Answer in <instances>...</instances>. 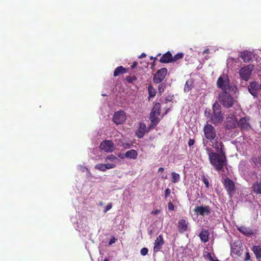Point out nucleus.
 I'll return each mask as SVG.
<instances>
[{
  "mask_svg": "<svg viewBox=\"0 0 261 261\" xmlns=\"http://www.w3.org/2000/svg\"><path fill=\"white\" fill-rule=\"evenodd\" d=\"M206 153L211 165L215 170L223 171L224 168L226 167L227 160L226 153H216L212 148L207 147Z\"/></svg>",
  "mask_w": 261,
  "mask_h": 261,
  "instance_id": "1",
  "label": "nucleus"
},
{
  "mask_svg": "<svg viewBox=\"0 0 261 261\" xmlns=\"http://www.w3.org/2000/svg\"><path fill=\"white\" fill-rule=\"evenodd\" d=\"M224 119L223 114L221 112V107L218 102H215L213 106V113L211 116L212 123L217 125L221 124Z\"/></svg>",
  "mask_w": 261,
  "mask_h": 261,
  "instance_id": "2",
  "label": "nucleus"
},
{
  "mask_svg": "<svg viewBox=\"0 0 261 261\" xmlns=\"http://www.w3.org/2000/svg\"><path fill=\"white\" fill-rule=\"evenodd\" d=\"M229 92L222 91L218 95L219 101L224 107L226 108L232 107L234 103V99Z\"/></svg>",
  "mask_w": 261,
  "mask_h": 261,
  "instance_id": "3",
  "label": "nucleus"
},
{
  "mask_svg": "<svg viewBox=\"0 0 261 261\" xmlns=\"http://www.w3.org/2000/svg\"><path fill=\"white\" fill-rule=\"evenodd\" d=\"M161 114V105L160 103H156L154 106L150 113L149 119L153 125H156L160 121L159 116Z\"/></svg>",
  "mask_w": 261,
  "mask_h": 261,
  "instance_id": "4",
  "label": "nucleus"
},
{
  "mask_svg": "<svg viewBox=\"0 0 261 261\" xmlns=\"http://www.w3.org/2000/svg\"><path fill=\"white\" fill-rule=\"evenodd\" d=\"M217 86L222 91H229L231 88L230 81L227 75L220 76L217 80Z\"/></svg>",
  "mask_w": 261,
  "mask_h": 261,
  "instance_id": "5",
  "label": "nucleus"
},
{
  "mask_svg": "<svg viewBox=\"0 0 261 261\" xmlns=\"http://www.w3.org/2000/svg\"><path fill=\"white\" fill-rule=\"evenodd\" d=\"M204 137L210 141L214 140L216 137V129L214 127L210 124H206L203 128Z\"/></svg>",
  "mask_w": 261,
  "mask_h": 261,
  "instance_id": "6",
  "label": "nucleus"
},
{
  "mask_svg": "<svg viewBox=\"0 0 261 261\" xmlns=\"http://www.w3.org/2000/svg\"><path fill=\"white\" fill-rule=\"evenodd\" d=\"M252 70V66H246L241 68L239 71V75L243 80L248 81L250 79Z\"/></svg>",
  "mask_w": 261,
  "mask_h": 261,
  "instance_id": "7",
  "label": "nucleus"
},
{
  "mask_svg": "<svg viewBox=\"0 0 261 261\" xmlns=\"http://www.w3.org/2000/svg\"><path fill=\"white\" fill-rule=\"evenodd\" d=\"M167 73V69L166 68H162L158 70L153 75V82L155 84L161 83L166 77Z\"/></svg>",
  "mask_w": 261,
  "mask_h": 261,
  "instance_id": "8",
  "label": "nucleus"
},
{
  "mask_svg": "<svg viewBox=\"0 0 261 261\" xmlns=\"http://www.w3.org/2000/svg\"><path fill=\"white\" fill-rule=\"evenodd\" d=\"M243 247L241 241H238L234 242L231 246V253L237 255L238 256H241L242 254Z\"/></svg>",
  "mask_w": 261,
  "mask_h": 261,
  "instance_id": "9",
  "label": "nucleus"
},
{
  "mask_svg": "<svg viewBox=\"0 0 261 261\" xmlns=\"http://www.w3.org/2000/svg\"><path fill=\"white\" fill-rule=\"evenodd\" d=\"M126 119V115L124 111H120L115 113L113 120L116 124H121L125 121Z\"/></svg>",
  "mask_w": 261,
  "mask_h": 261,
  "instance_id": "10",
  "label": "nucleus"
},
{
  "mask_svg": "<svg viewBox=\"0 0 261 261\" xmlns=\"http://www.w3.org/2000/svg\"><path fill=\"white\" fill-rule=\"evenodd\" d=\"M99 147L106 152H112L114 150V144L112 141L106 140L100 143Z\"/></svg>",
  "mask_w": 261,
  "mask_h": 261,
  "instance_id": "11",
  "label": "nucleus"
},
{
  "mask_svg": "<svg viewBox=\"0 0 261 261\" xmlns=\"http://www.w3.org/2000/svg\"><path fill=\"white\" fill-rule=\"evenodd\" d=\"M238 125V122L236 116L231 115L226 118L225 122V128L227 129L234 128Z\"/></svg>",
  "mask_w": 261,
  "mask_h": 261,
  "instance_id": "12",
  "label": "nucleus"
},
{
  "mask_svg": "<svg viewBox=\"0 0 261 261\" xmlns=\"http://www.w3.org/2000/svg\"><path fill=\"white\" fill-rule=\"evenodd\" d=\"M194 211L197 214L201 216L208 215L211 212L208 206H197L195 207Z\"/></svg>",
  "mask_w": 261,
  "mask_h": 261,
  "instance_id": "13",
  "label": "nucleus"
},
{
  "mask_svg": "<svg viewBox=\"0 0 261 261\" xmlns=\"http://www.w3.org/2000/svg\"><path fill=\"white\" fill-rule=\"evenodd\" d=\"M248 91L249 93L254 97H257L258 92L259 89L258 83L256 82H251L248 86Z\"/></svg>",
  "mask_w": 261,
  "mask_h": 261,
  "instance_id": "14",
  "label": "nucleus"
},
{
  "mask_svg": "<svg viewBox=\"0 0 261 261\" xmlns=\"http://www.w3.org/2000/svg\"><path fill=\"white\" fill-rule=\"evenodd\" d=\"M237 125L239 126L241 129L249 130L251 128L249 118L246 117L241 118L238 122Z\"/></svg>",
  "mask_w": 261,
  "mask_h": 261,
  "instance_id": "15",
  "label": "nucleus"
},
{
  "mask_svg": "<svg viewBox=\"0 0 261 261\" xmlns=\"http://www.w3.org/2000/svg\"><path fill=\"white\" fill-rule=\"evenodd\" d=\"M147 132V128L145 124L143 122H140L139 123L138 128L136 132V136L139 138H142Z\"/></svg>",
  "mask_w": 261,
  "mask_h": 261,
  "instance_id": "16",
  "label": "nucleus"
},
{
  "mask_svg": "<svg viewBox=\"0 0 261 261\" xmlns=\"http://www.w3.org/2000/svg\"><path fill=\"white\" fill-rule=\"evenodd\" d=\"M213 147L216 151V153H225V147L222 142H219L218 138L215 140L213 145Z\"/></svg>",
  "mask_w": 261,
  "mask_h": 261,
  "instance_id": "17",
  "label": "nucleus"
},
{
  "mask_svg": "<svg viewBox=\"0 0 261 261\" xmlns=\"http://www.w3.org/2000/svg\"><path fill=\"white\" fill-rule=\"evenodd\" d=\"M172 55L169 51H168L162 55L161 58L160 59L159 61L162 63H172Z\"/></svg>",
  "mask_w": 261,
  "mask_h": 261,
  "instance_id": "18",
  "label": "nucleus"
},
{
  "mask_svg": "<svg viewBox=\"0 0 261 261\" xmlns=\"http://www.w3.org/2000/svg\"><path fill=\"white\" fill-rule=\"evenodd\" d=\"M164 241L162 235L159 236L154 242L153 247L154 252H157L161 248V246L164 244Z\"/></svg>",
  "mask_w": 261,
  "mask_h": 261,
  "instance_id": "19",
  "label": "nucleus"
},
{
  "mask_svg": "<svg viewBox=\"0 0 261 261\" xmlns=\"http://www.w3.org/2000/svg\"><path fill=\"white\" fill-rule=\"evenodd\" d=\"M253 55L250 51L245 50L241 53L239 56L244 62H249L252 59Z\"/></svg>",
  "mask_w": 261,
  "mask_h": 261,
  "instance_id": "20",
  "label": "nucleus"
},
{
  "mask_svg": "<svg viewBox=\"0 0 261 261\" xmlns=\"http://www.w3.org/2000/svg\"><path fill=\"white\" fill-rule=\"evenodd\" d=\"M224 185L227 192H232L234 189V184L233 181L227 178L224 180Z\"/></svg>",
  "mask_w": 261,
  "mask_h": 261,
  "instance_id": "21",
  "label": "nucleus"
},
{
  "mask_svg": "<svg viewBox=\"0 0 261 261\" xmlns=\"http://www.w3.org/2000/svg\"><path fill=\"white\" fill-rule=\"evenodd\" d=\"M238 229L242 233L247 236H251L253 234V232L252 229L244 226H240Z\"/></svg>",
  "mask_w": 261,
  "mask_h": 261,
  "instance_id": "22",
  "label": "nucleus"
},
{
  "mask_svg": "<svg viewBox=\"0 0 261 261\" xmlns=\"http://www.w3.org/2000/svg\"><path fill=\"white\" fill-rule=\"evenodd\" d=\"M202 242L206 243L208 241L209 232L208 230L203 229L199 235Z\"/></svg>",
  "mask_w": 261,
  "mask_h": 261,
  "instance_id": "23",
  "label": "nucleus"
},
{
  "mask_svg": "<svg viewBox=\"0 0 261 261\" xmlns=\"http://www.w3.org/2000/svg\"><path fill=\"white\" fill-rule=\"evenodd\" d=\"M127 72V69L122 66L117 67L114 70L113 75L114 76H117L120 74L126 73Z\"/></svg>",
  "mask_w": 261,
  "mask_h": 261,
  "instance_id": "24",
  "label": "nucleus"
},
{
  "mask_svg": "<svg viewBox=\"0 0 261 261\" xmlns=\"http://www.w3.org/2000/svg\"><path fill=\"white\" fill-rule=\"evenodd\" d=\"M253 192L256 194H261V181H256L252 186Z\"/></svg>",
  "mask_w": 261,
  "mask_h": 261,
  "instance_id": "25",
  "label": "nucleus"
},
{
  "mask_svg": "<svg viewBox=\"0 0 261 261\" xmlns=\"http://www.w3.org/2000/svg\"><path fill=\"white\" fill-rule=\"evenodd\" d=\"M124 155L126 158L136 159L137 157L138 153L135 149H131L126 151Z\"/></svg>",
  "mask_w": 261,
  "mask_h": 261,
  "instance_id": "26",
  "label": "nucleus"
},
{
  "mask_svg": "<svg viewBox=\"0 0 261 261\" xmlns=\"http://www.w3.org/2000/svg\"><path fill=\"white\" fill-rule=\"evenodd\" d=\"M188 227L187 224L185 220L180 219L178 221V229L179 231L184 232L187 230Z\"/></svg>",
  "mask_w": 261,
  "mask_h": 261,
  "instance_id": "27",
  "label": "nucleus"
},
{
  "mask_svg": "<svg viewBox=\"0 0 261 261\" xmlns=\"http://www.w3.org/2000/svg\"><path fill=\"white\" fill-rule=\"evenodd\" d=\"M252 250L257 259L261 258V247L260 246H253Z\"/></svg>",
  "mask_w": 261,
  "mask_h": 261,
  "instance_id": "28",
  "label": "nucleus"
},
{
  "mask_svg": "<svg viewBox=\"0 0 261 261\" xmlns=\"http://www.w3.org/2000/svg\"><path fill=\"white\" fill-rule=\"evenodd\" d=\"M252 161L255 166L261 167V155L253 156L252 158Z\"/></svg>",
  "mask_w": 261,
  "mask_h": 261,
  "instance_id": "29",
  "label": "nucleus"
},
{
  "mask_svg": "<svg viewBox=\"0 0 261 261\" xmlns=\"http://www.w3.org/2000/svg\"><path fill=\"white\" fill-rule=\"evenodd\" d=\"M148 91L149 94V99L155 96L156 93V90L151 85L148 86Z\"/></svg>",
  "mask_w": 261,
  "mask_h": 261,
  "instance_id": "30",
  "label": "nucleus"
},
{
  "mask_svg": "<svg viewBox=\"0 0 261 261\" xmlns=\"http://www.w3.org/2000/svg\"><path fill=\"white\" fill-rule=\"evenodd\" d=\"M193 83L192 82L187 81L184 87V91L189 92L193 88Z\"/></svg>",
  "mask_w": 261,
  "mask_h": 261,
  "instance_id": "31",
  "label": "nucleus"
},
{
  "mask_svg": "<svg viewBox=\"0 0 261 261\" xmlns=\"http://www.w3.org/2000/svg\"><path fill=\"white\" fill-rule=\"evenodd\" d=\"M171 176H172V179L171 181L173 183H176L180 179V175L178 173H176L175 172H172L171 173Z\"/></svg>",
  "mask_w": 261,
  "mask_h": 261,
  "instance_id": "32",
  "label": "nucleus"
},
{
  "mask_svg": "<svg viewBox=\"0 0 261 261\" xmlns=\"http://www.w3.org/2000/svg\"><path fill=\"white\" fill-rule=\"evenodd\" d=\"M106 160H109L112 162H115V163L116 162H119L120 161L118 158H117L115 155H114L113 154H110V155H108L106 157Z\"/></svg>",
  "mask_w": 261,
  "mask_h": 261,
  "instance_id": "33",
  "label": "nucleus"
},
{
  "mask_svg": "<svg viewBox=\"0 0 261 261\" xmlns=\"http://www.w3.org/2000/svg\"><path fill=\"white\" fill-rule=\"evenodd\" d=\"M184 57V54L182 53H178L175 55L174 57L172 56V62H175L178 60L181 59Z\"/></svg>",
  "mask_w": 261,
  "mask_h": 261,
  "instance_id": "34",
  "label": "nucleus"
},
{
  "mask_svg": "<svg viewBox=\"0 0 261 261\" xmlns=\"http://www.w3.org/2000/svg\"><path fill=\"white\" fill-rule=\"evenodd\" d=\"M95 168L103 172L106 170L105 167V164H98L95 165Z\"/></svg>",
  "mask_w": 261,
  "mask_h": 261,
  "instance_id": "35",
  "label": "nucleus"
},
{
  "mask_svg": "<svg viewBox=\"0 0 261 261\" xmlns=\"http://www.w3.org/2000/svg\"><path fill=\"white\" fill-rule=\"evenodd\" d=\"M137 77L136 76H127L126 77V81L128 83H132L134 81H135L137 80Z\"/></svg>",
  "mask_w": 261,
  "mask_h": 261,
  "instance_id": "36",
  "label": "nucleus"
},
{
  "mask_svg": "<svg viewBox=\"0 0 261 261\" xmlns=\"http://www.w3.org/2000/svg\"><path fill=\"white\" fill-rule=\"evenodd\" d=\"M201 178H202V181L205 184L206 188H208V187H209V181H208V179H207V178L204 175H203L201 176Z\"/></svg>",
  "mask_w": 261,
  "mask_h": 261,
  "instance_id": "37",
  "label": "nucleus"
},
{
  "mask_svg": "<svg viewBox=\"0 0 261 261\" xmlns=\"http://www.w3.org/2000/svg\"><path fill=\"white\" fill-rule=\"evenodd\" d=\"M116 166L115 163L105 164L106 170L115 168Z\"/></svg>",
  "mask_w": 261,
  "mask_h": 261,
  "instance_id": "38",
  "label": "nucleus"
},
{
  "mask_svg": "<svg viewBox=\"0 0 261 261\" xmlns=\"http://www.w3.org/2000/svg\"><path fill=\"white\" fill-rule=\"evenodd\" d=\"M204 256L208 258L211 261H219L218 259H215L212 257L211 254L210 252H206L204 254Z\"/></svg>",
  "mask_w": 261,
  "mask_h": 261,
  "instance_id": "39",
  "label": "nucleus"
},
{
  "mask_svg": "<svg viewBox=\"0 0 261 261\" xmlns=\"http://www.w3.org/2000/svg\"><path fill=\"white\" fill-rule=\"evenodd\" d=\"M168 210L170 211H173L174 210V205L171 201H170L168 204Z\"/></svg>",
  "mask_w": 261,
  "mask_h": 261,
  "instance_id": "40",
  "label": "nucleus"
},
{
  "mask_svg": "<svg viewBox=\"0 0 261 261\" xmlns=\"http://www.w3.org/2000/svg\"><path fill=\"white\" fill-rule=\"evenodd\" d=\"M164 88H165V86H164L163 84H161L159 85L158 90H159V93L160 94H161L162 92H164Z\"/></svg>",
  "mask_w": 261,
  "mask_h": 261,
  "instance_id": "41",
  "label": "nucleus"
},
{
  "mask_svg": "<svg viewBox=\"0 0 261 261\" xmlns=\"http://www.w3.org/2000/svg\"><path fill=\"white\" fill-rule=\"evenodd\" d=\"M148 251V250L147 248H143L142 249H141L140 253L142 255L144 256L147 254Z\"/></svg>",
  "mask_w": 261,
  "mask_h": 261,
  "instance_id": "42",
  "label": "nucleus"
},
{
  "mask_svg": "<svg viewBox=\"0 0 261 261\" xmlns=\"http://www.w3.org/2000/svg\"><path fill=\"white\" fill-rule=\"evenodd\" d=\"M112 207V204L111 203H109L105 208L103 210V212L106 213L109 210H110Z\"/></svg>",
  "mask_w": 261,
  "mask_h": 261,
  "instance_id": "43",
  "label": "nucleus"
},
{
  "mask_svg": "<svg viewBox=\"0 0 261 261\" xmlns=\"http://www.w3.org/2000/svg\"><path fill=\"white\" fill-rule=\"evenodd\" d=\"M171 191L170 189L167 188L165 191V197L167 198L170 194Z\"/></svg>",
  "mask_w": 261,
  "mask_h": 261,
  "instance_id": "44",
  "label": "nucleus"
},
{
  "mask_svg": "<svg viewBox=\"0 0 261 261\" xmlns=\"http://www.w3.org/2000/svg\"><path fill=\"white\" fill-rule=\"evenodd\" d=\"M188 145L189 147L193 146L195 143V141L193 139H190L188 141Z\"/></svg>",
  "mask_w": 261,
  "mask_h": 261,
  "instance_id": "45",
  "label": "nucleus"
},
{
  "mask_svg": "<svg viewBox=\"0 0 261 261\" xmlns=\"http://www.w3.org/2000/svg\"><path fill=\"white\" fill-rule=\"evenodd\" d=\"M250 255L249 252H247L245 254V258L244 261H248L250 259Z\"/></svg>",
  "mask_w": 261,
  "mask_h": 261,
  "instance_id": "46",
  "label": "nucleus"
},
{
  "mask_svg": "<svg viewBox=\"0 0 261 261\" xmlns=\"http://www.w3.org/2000/svg\"><path fill=\"white\" fill-rule=\"evenodd\" d=\"M116 241V239L114 237H112L110 240V241L109 242V245H111L115 243Z\"/></svg>",
  "mask_w": 261,
  "mask_h": 261,
  "instance_id": "47",
  "label": "nucleus"
},
{
  "mask_svg": "<svg viewBox=\"0 0 261 261\" xmlns=\"http://www.w3.org/2000/svg\"><path fill=\"white\" fill-rule=\"evenodd\" d=\"M161 212L160 210H155L152 211L151 214L153 215H157Z\"/></svg>",
  "mask_w": 261,
  "mask_h": 261,
  "instance_id": "48",
  "label": "nucleus"
},
{
  "mask_svg": "<svg viewBox=\"0 0 261 261\" xmlns=\"http://www.w3.org/2000/svg\"><path fill=\"white\" fill-rule=\"evenodd\" d=\"M137 64H138L137 62H134L133 63V64L131 65V68L132 69L135 68L137 66Z\"/></svg>",
  "mask_w": 261,
  "mask_h": 261,
  "instance_id": "49",
  "label": "nucleus"
},
{
  "mask_svg": "<svg viewBox=\"0 0 261 261\" xmlns=\"http://www.w3.org/2000/svg\"><path fill=\"white\" fill-rule=\"evenodd\" d=\"M153 126H155V125H153V123L151 122V124L150 125H149V126L148 127V130H147V131H149L150 129H151L153 127Z\"/></svg>",
  "mask_w": 261,
  "mask_h": 261,
  "instance_id": "50",
  "label": "nucleus"
},
{
  "mask_svg": "<svg viewBox=\"0 0 261 261\" xmlns=\"http://www.w3.org/2000/svg\"><path fill=\"white\" fill-rule=\"evenodd\" d=\"M146 56V55L145 53H142L141 55L139 56L140 58H144Z\"/></svg>",
  "mask_w": 261,
  "mask_h": 261,
  "instance_id": "51",
  "label": "nucleus"
},
{
  "mask_svg": "<svg viewBox=\"0 0 261 261\" xmlns=\"http://www.w3.org/2000/svg\"><path fill=\"white\" fill-rule=\"evenodd\" d=\"M164 169L163 167H160V168H159V169H158V171H159V172H163V171H164Z\"/></svg>",
  "mask_w": 261,
  "mask_h": 261,
  "instance_id": "52",
  "label": "nucleus"
},
{
  "mask_svg": "<svg viewBox=\"0 0 261 261\" xmlns=\"http://www.w3.org/2000/svg\"><path fill=\"white\" fill-rule=\"evenodd\" d=\"M209 52V49L208 48L207 49H205L204 51H203V54H204V53H208Z\"/></svg>",
  "mask_w": 261,
  "mask_h": 261,
  "instance_id": "53",
  "label": "nucleus"
},
{
  "mask_svg": "<svg viewBox=\"0 0 261 261\" xmlns=\"http://www.w3.org/2000/svg\"><path fill=\"white\" fill-rule=\"evenodd\" d=\"M156 59V57L153 58V57H150V59Z\"/></svg>",
  "mask_w": 261,
  "mask_h": 261,
  "instance_id": "54",
  "label": "nucleus"
},
{
  "mask_svg": "<svg viewBox=\"0 0 261 261\" xmlns=\"http://www.w3.org/2000/svg\"><path fill=\"white\" fill-rule=\"evenodd\" d=\"M103 261H109V260L107 258H105Z\"/></svg>",
  "mask_w": 261,
  "mask_h": 261,
  "instance_id": "55",
  "label": "nucleus"
},
{
  "mask_svg": "<svg viewBox=\"0 0 261 261\" xmlns=\"http://www.w3.org/2000/svg\"><path fill=\"white\" fill-rule=\"evenodd\" d=\"M161 55V54H159L158 55H157V57L158 56H160Z\"/></svg>",
  "mask_w": 261,
  "mask_h": 261,
  "instance_id": "56",
  "label": "nucleus"
},
{
  "mask_svg": "<svg viewBox=\"0 0 261 261\" xmlns=\"http://www.w3.org/2000/svg\"><path fill=\"white\" fill-rule=\"evenodd\" d=\"M204 146H206V144H205L204 142H203Z\"/></svg>",
  "mask_w": 261,
  "mask_h": 261,
  "instance_id": "57",
  "label": "nucleus"
}]
</instances>
